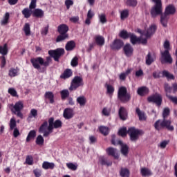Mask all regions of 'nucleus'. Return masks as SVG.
<instances>
[{"label":"nucleus","mask_w":177,"mask_h":177,"mask_svg":"<svg viewBox=\"0 0 177 177\" xmlns=\"http://www.w3.org/2000/svg\"><path fill=\"white\" fill-rule=\"evenodd\" d=\"M74 5V1L73 0H66L65 1V6H66V8L68 10L70 9L71 6H73Z\"/></svg>","instance_id":"obj_62"},{"label":"nucleus","mask_w":177,"mask_h":177,"mask_svg":"<svg viewBox=\"0 0 177 177\" xmlns=\"http://www.w3.org/2000/svg\"><path fill=\"white\" fill-rule=\"evenodd\" d=\"M63 115L66 120H70L74 117V110L71 108H66L64 111Z\"/></svg>","instance_id":"obj_16"},{"label":"nucleus","mask_w":177,"mask_h":177,"mask_svg":"<svg viewBox=\"0 0 177 177\" xmlns=\"http://www.w3.org/2000/svg\"><path fill=\"white\" fill-rule=\"evenodd\" d=\"M60 95L62 100H66V99L70 97V91L68 89H64L60 91Z\"/></svg>","instance_id":"obj_35"},{"label":"nucleus","mask_w":177,"mask_h":177,"mask_svg":"<svg viewBox=\"0 0 177 177\" xmlns=\"http://www.w3.org/2000/svg\"><path fill=\"white\" fill-rule=\"evenodd\" d=\"M33 174L35 175V177H40L41 176V169H35L33 170Z\"/></svg>","instance_id":"obj_64"},{"label":"nucleus","mask_w":177,"mask_h":177,"mask_svg":"<svg viewBox=\"0 0 177 177\" xmlns=\"http://www.w3.org/2000/svg\"><path fill=\"white\" fill-rule=\"evenodd\" d=\"M140 173L142 176H148L151 175V172L148 168H141Z\"/></svg>","instance_id":"obj_47"},{"label":"nucleus","mask_w":177,"mask_h":177,"mask_svg":"<svg viewBox=\"0 0 177 177\" xmlns=\"http://www.w3.org/2000/svg\"><path fill=\"white\" fill-rule=\"evenodd\" d=\"M105 88H106V93L108 95H113L115 92V88L113 85H110L107 82L105 84Z\"/></svg>","instance_id":"obj_38"},{"label":"nucleus","mask_w":177,"mask_h":177,"mask_svg":"<svg viewBox=\"0 0 177 177\" xmlns=\"http://www.w3.org/2000/svg\"><path fill=\"white\" fill-rule=\"evenodd\" d=\"M53 118H50L48 119V121H44L39 128V133H44L43 136L44 138H48L53 132Z\"/></svg>","instance_id":"obj_4"},{"label":"nucleus","mask_w":177,"mask_h":177,"mask_svg":"<svg viewBox=\"0 0 177 177\" xmlns=\"http://www.w3.org/2000/svg\"><path fill=\"white\" fill-rule=\"evenodd\" d=\"M8 93L11 95L13 97H19V95H17V91H16V89L14 88H8Z\"/></svg>","instance_id":"obj_55"},{"label":"nucleus","mask_w":177,"mask_h":177,"mask_svg":"<svg viewBox=\"0 0 177 177\" xmlns=\"http://www.w3.org/2000/svg\"><path fill=\"white\" fill-rule=\"evenodd\" d=\"M0 54L3 55V56L8 55V44H5L3 46H0Z\"/></svg>","instance_id":"obj_44"},{"label":"nucleus","mask_w":177,"mask_h":177,"mask_svg":"<svg viewBox=\"0 0 177 177\" xmlns=\"http://www.w3.org/2000/svg\"><path fill=\"white\" fill-rule=\"evenodd\" d=\"M155 62V59L151 56V53L149 52L146 56V64L147 66H151L152 63Z\"/></svg>","instance_id":"obj_39"},{"label":"nucleus","mask_w":177,"mask_h":177,"mask_svg":"<svg viewBox=\"0 0 177 177\" xmlns=\"http://www.w3.org/2000/svg\"><path fill=\"white\" fill-rule=\"evenodd\" d=\"M26 163L28 165H32L34 164V158H32V156H27L26 158Z\"/></svg>","instance_id":"obj_54"},{"label":"nucleus","mask_w":177,"mask_h":177,"mask_svg":"<svg viewBox=\"0 0 177 177\" xmlns=\"http://www.w3.org/2000/svg\"><path fill=\"white\" fill-rule=\"evenodd\" d=\"M155 3L153 7H151L150 15L153 19H156L157 16H160L162 13V0H153Z\"/></svg>","instance_id":"obj_7"},{"label":"nucleus","mask_w":177,"mask_h":177,"mask_svg":"<svg viewBox=\"0 0 177 177\" xmlns=\"http://www.w3.org/2000/svg\"><path fill=\"white\" fill-rule=\"evenodd\" d=\"M66 167L72 171H77V167L74 163H67Z\"/></svg>","instance_id":"obj_60"},{"label":"nucleus","mask_w":177,"mask_h":177,"mask_svg":"<svg viewBox=\"0 0 177 177\" xmlns=\"http://www.w3.org/2000/svg\"><path fill=\"white\" fill-rule=\"evenodd\" d=\"M147 101L149 103H155L156 106L160 107L162 103V96L160 95V93H155V95H152V96H149Z\"/></svg>","instance_id":"obj_11"},{"label":"nucleus","mask_w":177,"mask_h":177,"mask_svg":"<svg viewBox=\"0 0 177 177\" xmlns=\"http://www.w3.org/2000/svg\"><path fill=\"white\" fill-rule=\"evenodd\" d=\"M38 115V111L35 109H32L30 110V112L28 115V118H37Z\"/></svg>","instance_id":"obj_49"},{"label":"nucleus","mask_w":177,"mask_h":177,"mask_svg":"<svg viewBox=\"0 0 177 177\" xmlns=\"http://www.w3.org/2000/svg\"><path fill=\"white\" fill-rule=\"evenodd\" d=\"M130 41L132 45H136V44H140L141 38H138L135 34H132V32H129Z\"/></svg>","instance_id":"obj_21"},{"label":"nucleus","mask_w":177,"mask_h":177,"mask_svg":"<svg viewBox=\"0 0 177 177\" xmlns=\"http://www.w3.org/2000/svg\"><path fill=\"white\" fill-rule=\"evenodd\" d=\"M55 163L49 162L48 161H44L42 163V168L43 169H55Z\"/></svg>","instance_id":"obj_29"},{"label":"nucleus","mask_w":177,"mask_h":177,"mask_svg":"<svg viewBox=\"0 0 177 177\" xmlns=\"http://www.w3.org/2000/svg\"><path fill=\"white\" fill-rule=\"evenodd\" d=\"M13 106V109H11L12 113L19 117V118H23V113H21V110L24 109V104L23 101H18Z\"/></svg>","instance_id":"obj_8"},{"label":"nucleus","mask_w":177,"mask_h":177,"mask_svg":"<svg viewBox=\"0 0 177 177\" xmlns=\"http://www.w3.org/2000/svg\"><path fill=\"white\" fill-rule=\"evenodd\" d=\"M57 32L59 34H68V26L66 24H61L57 28Z\"/></svg>","instance_id":"obj_24"},{"label":"nucleus","mask_w":177,"mask_h":177,"mask_svg":"<svg viewBox=\"0 0 177 177\" xmlns=\"http://www.w3.org/2000/svg\"><path fill=\"white\" fill-rule=\"evenodd\" d=\"M71 64L72 67H77V66H78V57H73V59L71 60Z\"/></svg>","instance_id":"obj_59"},{"label":"nucleus","mask_w":177,"mask_h":177,"mask_svg":"<svg viewBox=\"0 0 177 177\" xmlns=\"http://www.w3.org/2000/svg\"><path fill=\"white\" fill-rule=\"evenodd\" d=\"M118 99L121 103H128L131 99L130 93H128L126 86H120L118 91Z\"/></svg>","instance_id":"obj_6"},{"label":"nucleus","mask_w":177,"mask_h":177,"mask_svg":"<svg viewBox=\"0 0 177 177\" xmlns=\"http://www.w3.org/2000/svg\"><path fill=\"white\" fill-rule=\"evenodd\" d=\"M160 62L162 64H172L173 59L171 53L165 49L164 52H160Z\"/></svg>","instance_id":"obj_10"},{"label":"nucleus","mask_w":177,"mask_h":177,"mask_svg":"<svg viewBox=\"0 0 177 177\" xmlns=\"http://www.w3.org/2000/svg\"><path fill=\"white\" fill-rule=\"evenodd\" d=\"M36 136H37V131L35 130H31L30 131H29L26 140L27 143L32 140V139H35Z\"/></svg>","instance_id":"obj_31"},{"label":"nucleus","mask_w":177,"mask_h":177,"mask_svg":"<svg viewBox=\"0 0 177 177\" xmlns=\"http://www.w3.org/2000/svg\"><path fill=\"white\" fill-rule=\"evenodd\" d=\"M123 51L124 55L127 56V57H130L131 56H132L134 49L133 46L130 45V44H127L123 48Z\"/></svg>","instance_id":"obj_15"},{"label":"nucleus","mask_w":177,"mask_h":177,"mask_svg":"<svg viewBox=\"0 0 177 177\" xmlns=\"http://www.w3.org/2000/svg\"><path fill=\"white\" fill-rule=\"evenodd\" d=\"M156 30H157L156 25H151V26H149V29H147L146 32V34H145L146 38H150L151 35L155 34Z\"/></svg>","instance_id":"obj_19"},{"label":"nucleus","mask_w":177,"mask_h":177,"mask_svg":"<svg viewBox=\"0 0 177 177\" xmlns=\"http://www.w3.org/2000/svg\"><path fill=\"white\" fill-rule=\"evenodd\" d=\"M163 48L165 50H167L168 52H169V50H171V44H170L169 41H168V40L165 41V42L163 44Z\"/></svg>","instance_id":"obj_57"},{"label":"nucleus","mask_w":177,"mask_h":177,"mask_svg":"<svg viewBox=\"0 0 177 177\" xmlns=\"http://www.w3.org/2000/svg\"><path fill=\"white\" fill-rule=\"evenodd\" d=\"M100 162H101L102 165H106L107 167H111L113 164V162L105 157H101L100 158Z\"/></svg>","instance_id":"obj_36"},{"label":"nucleus","mask_w":177,"mask_h":177,"mask_svg":"<svg viewBox=\"0 0 177 177\" xmlns=\"http://www.w3.org/2000/svg\"><path fill=\"white\" fill-rule=\"evenodd\" d=\"M111 113V109H108V107H104V109L102 111V115H104L105 117H109Z\"/></svg>","instance_id":"obj_52"},{"label":"nucleus","mask_w":177,"mask_h":177,"mask_svg":"<svg viewBox=\"0 0 177 177\" xmlns=\"http://www.w3.org/2000/svg\"><path fill=\"white\" fill-rule=\"evenodd\" d=\"M19 70L17 68H10V70L8 71V75L11 78L17 77V75H19Z\"/></svg>","instance_id":"obj_32"},{"label":"nucleus","mask_w":177,"mask_h":177,"mask_svg":"<svg viewBox=\"0 0 177 177\" xmlns=\"http://www.w3.org/2000/svg\"><path fill=\"white\" fill-rule=\"evenodd\" d=\"M9 126L10 131H13L16 129V127H17V123H16V119H15V118L10 119Z\"/></svg>","instance_id":"obj_45"},{"label":"nucleus","mask_w":177,"mask_h":177,"mask_svg":"<svg viewBox=\"0 0 177 177\" xmlns=\"http://www.w3.org/2000/svg\"><path fill=\"white\" fill-rule=\"evenodd\" d=\"M164 89L166 93V97L172 102L174 104H177V97L176 96H171V93L173 89V93H176L177 92V82H175L172 84V86L169 85L168 83L164 84Z\"/></svg>","instance_id":"obj_5"},{"label":"nucleus","mask_w":177,"mask_h":177,"mask_svg":"<svg viewBox=\"0 0 177 177\" xmlns=\"http://www.w3.org/2000/svg\"><path fill=\"white\" fill-rule=\"evenodd\" d=\"M124 45V41L122 39H115L111 45H110V48L113 50H120L123 48Z\"/></svg>","instance_id":"obj_12"},{"label":"nucleus","mask_w":177,"mask_h":177,"mask_svg":"<svg viewBox=\"0 0 177 177\" xmlns=\"http://www.w3.org/2000/svg\"><path fill=\"white\" fill-rule=\"evenodd\" d=\"M138 3V0H126L127 6H131V8H136Z\"/></svg>","instance_id":"obj_42"},{"label":"nucleus","mask_w":177,"mask_h":177,"mask_svg":"<svg viewBox=\"0 0 177 177\" xmlns=\"http://www.w3.org/2000/svg\"><path fill=\"white\" fill-rule=\"evenodd\" d=\"M169 20V17H168V12L167 11V7L165 8V12L162 14V12L160 14V24L163 27H167L168 21Z\"/></svg>","instance_id":"obj_13"},{"label":"nucleus","mask_w":177,"mask_h":177,"mask_svg":"<svg viewBox=\"0 0 177 177\" xmlns=\"http://www.w3.org/2000/svg\"><path fill=\"white\" fill-rule=\"evenodd\" d=\"M37 8V0H31V2L29 5V9L32 10V9H35Z\"/></svg>","instance_id":"obj_61"},{"label":"nucleus","mask_w":177,"mask_h":177,"mask_svg":"<svg viewBox=\"0 0 177 177\" xmlns=\"http://www.w3.org/2000/svg\"><path fill=\"white\" fill-rule=\"evenodd\" d=\"M95 44L100 47L104 46L105 44V39L104 37H102V35H97L95 37Z\"/></svg>","instance_id":"obj_25"},{"label":"nucleus","mask_w":177,"mask_h":177,"mask_svg":"<svg viewBox=\"0 0 177 177\" xmlns=\"http://www.w3.org/2000/svg\"><path fill=\"white\" fill-rule=\"evenodd\" d=\"M64 53L65 51L64 48L50 50H48L49 56L46 57V61L42 57H37L36 58H32L30 59V63L36 70H41V66H43V68H46L50 66V63H52V57L54 59L55 62H59V59H60Z\"/></svg>","instance_id":"obj_1"},{"label":"nucleus","mask_w":177,"mask_h":177,"mask_svg":"<svg viewBox=\"0 0 177 177\" xmlns=\"http://www.w3.org/2000/svg\"><path fill=\"white\" fill-rule=\"evenodd\" d=\"M136 113L138 115L140 121H145L147 120L145 113L144 111H141L139 107L136 109Z\"/></svg>","instance_id":"obj_26"},{"label":"nucleus","mask_w":177,"mask_h":177,"mask_svg":"<svg viewBox=\"0 0 177 177\" xmlns=\"http://www.w3.org/2000/svg\"><path fill=\"white\" fill-rule=\"evenodd\" d=\"M21 13L23 16L25 17V19H30V17H31V15H32V11H31V9L28 8H25L21 11Z\"/></svg>","instance_id":"obj_33"},{"label":"nucleus","mask_w":177,"mask_h":177,"mask_svg":"<svg viewBox=\"0 0 177 177\" xmlns=\"http://www.w3.org/2000/svg\"><path fill=\"white\" fill-rule=\"evenodd\" d=\"M118 115L122 121H126L128 118V111L125 107L121 106L118 111Z\"/></svg>","instance_id":"obj_14"},{"label":"nucleus","mask_w":177,"mask_h":177,"mask_svg":"<svg viewBox=\"0 0 177 177\" xmlns=\"http://www.w3.org/2000/svg\"><path fill=\"white\" fill-rule=\"evenodd\" d=\"M24 31L26 37L31 35V29L30 28V24L28 23L25 24L24 26Z\"/></svg>","instance_id":"obj_43"},{"label":"nucleus","mask_w":177,"mask_h":177,"mask_svg":"<svg viewBox=\"0 0 177 177\" xmlns=\"http://www.w3.org/2000/svg\"><path fill=\"white\" fill-rule=\"evenodd\" d=\"M127 133L131 142H137L140 139V136L145 135V131L142 129H137L135 127H131L128 129V131L126 127L120 128L118 131V135L122 138L127 136Z\"/></svg>","instance_id":"obj_3"},{"label":"nucleus","mask_w":177,"mask_h":177,"mask_svg":"<svg viewBox=\"0 0 177 177\" xmlns=\"http://www.w3.org/2000/svg\"><path fill=\"white\" fill-rule=\"evenodd\" d=\"M44 142H45L44 137H42L41 135H39L36 138V144L39 146H42L44 145Z\"/></svg>","instance_id":"obj_53"},{"label":"nucleus","mask_w":177,"mask_h":177,"mask_svg":"<svg viewBox=\"0 0 177 177\" xmlns=\"http://www.w3.org/2000/svg\"><path fill=\"white\" fill-rule=\"evenodd\" d=\"M67 38H68V34L59 33V35L56 38V42H62V41H64Z\"/></svg>","instance_id":"obj_41"},{"label":"nucleus","mask_w":177,"mask_h":177,"mask_svg":"<svg viewBox=\"0 0 177 177\" xmlns=\"http://www.w3.org/2000/svg\"><path fill=\"white\" fill-rule=\"evenodd\" d=\"M84 86V80H82V77L80 76H75L71 83V86L69 87V91L71 92H73V91H76V89H78L80 86Z\"/></svg>","instance_id":"obj_9"},{"label":"nucleus","mask_w":177,"mask_h":177,"mask_svg":"<svg viewBox=\"0 0 177 177\" xmlns=\"http://www.w3.org/2000/svg\"><path fill=\"white\" fill-rule=\"evenodd\" d=\"M129 16V10H122L120 13V19L121 20H124V19H127Z\"/></svg>","instance_id":"obj_46"},{"label":"nucleus","mask_w":177,"mask_h":177,"mask_svg":"<svg viewBox=\"0 0 177 177\" xmlns=\"http://www.w3.org/2000/svg\"><path fill=\"white\" fill-rule=\"evenodd\" d=\"M63 123L60 120H53V129H57L58 128H62Z\"/></svg>","instance_id":"obj_50"},{"label":"nucleus","mask_w":177,"mask_h":177,"mask_svg":"<svg viewBox=\"0 0 177 177\" xmlns=\"http://www.w3.org/2000/svg\"><path fill=\"white\" fill-rule=\"evenodd\" d=\"M32 15L33 17H37V19H42L44 15V10L39 9V8H36L32 12Z\"/></svg>","instance_id":"obj_22"},{"label":"nucleus","mask_w":177,"mask_h":177,"mask_svg":"<svg viewBox=\"0 0 177 177\" xmlns=\"http://www.w3.org/2000/svg\"><path fill=\"white\" fill-rule=\"evenodd\" d=\"M162 75L163 77H166V78H167L168 80H175L174 75L165 70L162 71Z\"/></svg>","instance_id":"obj_51"},{"label":"nucleus","mask_w":177,"mask_h":177,"mask_svg":"<svg viewBox=\"0 0 177 177\" xmlns=\"http://www.w3.org/2000/svg\"><path fill=\"white\" fill-rule=\"evenodd\" d=\"M118 145L121 146V153L123 156H128L129 147L127 145H124L122 140H118Z\"/></svg>","instance_id":"obj_17"},{"label":"nucleus","mask_w":177,"mask_h":177,"mask_svg":"<svg viewBox=\"0 0 177 177\" xmlns=\"http://www.w3.org/2000/svg\"><path fill=\"white\" fill-rule=\"evenodd\" d=\"M150 91L147 86H140V88H138L137 93L139 96H147L149 95Z\"/></svg>","instance_id":"obj_18"},{"label":"nucleus","mask_w":177,"mask_h":177,"mask_svg":"<svg viewBox=\"0 0 177 177\" xmlns=\"http://www.w3.org/2000/svg\"><path fill=\"white\" fill-rule=\"evenodd\" d=\"M106 151L108 156H112L114 158H119V156L116 154V149H114L113 147H108Z\"/></svg>","instance_id":"obj_28"},{"label":"nucleus","mask_w":177,"mask_h":177,"mask_svg":"<svg viewBox=\"0 0 177 177\" xmlns=\"http://www.w3.org/2000/svg\"><path fill=\"white\" fill-rule=\"evenodd\" d=\"M70 77H73V71L68 68L66 69L60 75L62 80H67L68 78H70Z\"/></svg>","instance_id":"obj_23"},{"label":"nucleus","mask_w":177,"mask_h":177,"mask_svg":"<svg viewBox=\"0 0 177 177\" xmlns=\"http://www.w3.org/2000/svg\"><path fill=\"white\" fill-rule=\"evenodd\" d=\"M74 48H75V41L73 40L68 41L65 46V49L68 52L73 50Z\"/></svg>","instance_id":"obj_30"},{"label":"nucleus","mask_w":177,"mask_h":177,"mask_svg":"<svg viewBox=\"0 0 177 177\" xmlns=\"http://www.w3.org/2000/svg\"><path fill=\"white\" fill-rule=\"evenodd\" d=\"M120 38H122V39H128V38H130V32H127V30H121L120 32Z\"/></svg>","instance_id":"obj_40"},{"label":"nucleus","mask_w":177,"mask_h":177,"mask_svg":"<svg viewBox=\"0 0 177 177\" xmlns=\"http://www.w3.org/2000/svg\"><path fill=\"white\" fill-rule=\"evenodd\" d=\"M9 17H10L9 12H6L3 17V19L1 20V21L2 26H6V24L9 23Z\"/></svg>","instance_id":"obj_48"},{"label":"nucleus","mask_w":177,"mask_h":177,"mask_svg":"<svg viewBox=\"0 0 177 177\" xmlns=\"http://www.w3.org/2000/svg\"><path fill=\"white\" fill-rule=\"evenodd\" d=\"M48 31H49V25H47V26L41 29V35H47Z\"/></svg>","instance_id":"obj_63"},{"label":"nucleus","mask_w":177,"mask_h":177,"mask_svg":"<svg viewBox=\"0 0 177 177\" xmlns=\"http://www.w3.org/2000/svg\"><path fill=\"white\" fill-rule=\"evenodd\" d=\"M167 17H169V15H175L176 13V8L174 4H169L167 6Z\"/></svg>","instance_id":"obj_27"},{"label":"nucleus","mask_w":177,"mask_h":177,"mask_svg":"<svg viewBox=\"0 0 177 177\" xmlns=\"http://www.w3.org/2000/svg\"><path fill=\"white\" fill-rule=\"evenodd\" d=\"M45 99L49 100V103L50 104H53L55 103V94L52 91H46L44 94Z\"/></svg>","instance_id":"obj_20"},{"label":"nucleus","mask_w":177,"mask_h":177,"mask_svg":"<svg viewBox=\"0 0 177 177\" xmlns=\"http://www.w3.org/2000/svg\"><path fill=\"white\" fill-rule=\"evenodd\" d=\"M76 102L80 104V107H84L86 104V98L84 96H80L77 98Z\"/></svg>","instance_id":"obj_34"},{"label":"nucleus","mask_w":177,"mask_h":177,"mask_svg":"<svg viewBox=\"0 0 177 177\" xmlns=\"http://www.w3.org/2000/svg\"><path fill=\"white\" fill-rule=\"evenodd\" d=\"M120 175L121 177H129L130 171L127 168H121L120 171Z\"/></svg>","instance_id":"obj_37"},{"label":"nucleus","mask_w":177,"mask_h":177,"mask_svg":"<svg viewBox=\"0 0 177 177\" xmlns=\"http://www.w3.org/2000/svg\"><path fill=\"white\" fill-rule=\"evenodd\" d=\"M100 132L106 136L107 135H109V128H107L106 127H100Z\"/></svg>","instance_id":"obj_56"},{"label":"nucleus","mask_w":177,"mask_h":177,"mask_svg":"<svg viewBox=\"0 0 177 177\" xmlns=\"http://www.w3.org/2000/svg\"><path fill=\"white\" fill-rule=\"evenodd\" d=\"M171 111L168 107H165L162 113V120H158L154 124V128L156 131H161V129H167L173 132L175 129L174 125H172L171 120H167V118L169 115Z\"/></svg>","instance_id":"obj_2"},{"label":"nucleus","mask_w":177,"mask_h":177,"mask_svg":"<svg viewBox=\"0 0 177 177\" xmlns=\"http://www.w3.org/2000/svg\"><path fill=\"white\" fill-rule=\"evenodd\" d=\"M99 17H100V21L102 24H105V23H107V18L106 17V14H100Z\"/></svg>","instance_id":"obj_58"}]
</instances>
